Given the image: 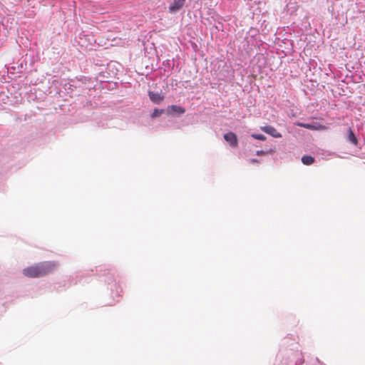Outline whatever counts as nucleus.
Here are the masks:
<instances>
[{"label": "nucleus", "mask_w": 365, "mask_h": 365, "mask_svg": "<svg viewBox=\"0 0 365 365\" xmlns=\"http://www.w3.org/2000/svg\"><path fill=\"white\" fill-rule=\"evenodd\" d=\"M56 266L57 263L55 262L46 261L39 262L33 266L24 268L23 269V274L28 277H41L53 272Z\"/></svg>", "instance_id": "nucleus-1"}, {"label": "nucleus", "mask_w": 365, "mask_h": 365, "mask_svg": "<svg viewBox=\"0 0 365 365\" xmlns=\"http://www.w3.org/2000/svg\"><path fill=\"white\" fill-rule=\"evenodd\" d=\"M97 272H100L101 277H105V282L110 285V292L112 296L119 297L122 289L116 283V279L115 278V271L113 269H103L100 268Z\"/></svg>", "instance_id": "nucleus-2"}, {"label": "nucleus", "mask_w": 365, "mask_h": 365, "mask_svg": "<svg viewBox=\"0 0 365 365\" xmlns=\"http://www.w3.org/2000/svg\"><path fill=\"white\" fill-rule=\"evenodd\" d=\"M165 111L168 117L178 118L185 113V108L180 106L171 105L165 108Z\"/></svg>", "instance_id": "nucleus-3"}, {"label": "nucleus", "mask_w": 365, "mask_h": 365, "mask_svg": "<svg viewBox=\"0 0 365 365\" xmlns=\"http://www.w3.org/2000/svg\"><path fill=\"white\" fill-rule=\"evenodd\" d=\"M186 0H173L170 3L168 11L171 14H175L178 12L185 5Z\"/></svg>", "instance_id": "nucleus-4"}, {"label": "nucleus", "mask_w": 365, "mask_h": 365, "mask_svg": "<svg viewBox=\"0 0 365 365\" xmlns=\"http://www.w3.org/2000/svg\"><path fill=\"white\" fill-rule=\"evenodd\" d=\"M224 139L229 143L230 145L232 148H235L238 145V140L237 135L233 132H227L224 134Z\"/></svg>", "instance_id": "nucleus-5"}, {"label": "nucleus", "mask_w": 365, "mask_h": 365, "mask_svg": "<svg viewBox=\"0 0 365 365\" xmlns=\"http://www.w3.org/2000/svg\"><path fill=\"white\" fill-rule=\"evenodd\" d=\"M260 129L265 133L275 138H282V134L279 133L275 128L272 125L262 126Z\"/></svg>", "instance_id": "nucleus-6"}, {"label": "nucleus", "mask_w": 365, "mask_h": 365, "mask_svg": "<svg viewBox=\"0 0 365 365\" xmlns=\"http://www.w3.org/2000/svg\"><path fill=\"white\" fill-rule=\"evenodd\" d=\"M150 100L155 104L159 105L163 100L164 96L161 93L148 91Z\"/></svg>", "instance_id": "nucleus-7"}, {"label": "nucleus", "mask_w": 365, "mask_h": 365, "mask_svg": "<svg viewBox=\"0 0 365 365\" xmlns=\"http://www.w3.org/2000/svg\"><path fill=\"white\" fill-rule=\"evenodd\" d=\"M346 140L351 144L354 145H357L359 143V140L354 131L351 128H349L347 130V135L346 137Z\"/></svg>", "instance_id": "nucleus-8"}, {"label": "nucleus", "mask_w": 365, "mask_h": 365, "mask_svg": "<svg viewBox=\"0 0 365 365\" xmlns=\"http://www.w3.org/2000/svg\"><path fill=\"white\" fill-rule=\"evenodd\" d=\"M215 21L217 22V24L214 25V28L217 31H222L224 29L222 21H225L224 18L222 16H220L217 20L215 19L213 17H212Z\"/></svg>", "instance_id": "nucleus-9"}, {"label": "nucleus", "mask_w": 365, "mask_h": 365, "mask_svg": "<svg viewBox=\"0 0 365 365\" xmlns=\"http://www.w3.org/2000/svg\"><path fill=\"white\" fill-rule=\"evenodd\" d=\"M302 162L304 165H310L314 162V158L311 155H305L302 156Z\"/></svg>", "instance_id": "nucleus-10"}, {"label": "nucleus", "mask_w": 365, "mask_h": 365, "mask_svg": "<svg viewBox=\"0 0 365 365\" xmlns=\"http://www.w3.org/2000/svg\"><path fill=\"white\" fill-rule=\"evenodd\" d=\"M163 114H165V108L164 109H160V108H155L153 110V111L152 112V113L150 114V117L152 118H156L160 116Z\"/></svg>", "instance_id": "nucleus-11"}, {"label": "nucleus", "mask_w": 365, "mask_h": 365, "mask_svg": "<svg viewBox=\"0 0 365 365\" xmlns=\"http://www.w3.org/2000/svg\"><path fill=\"white\" fill-rule=\"evenodd\" d=\"M251 137L253 138L254 139H256V140H266V136L262 135V134H258V133H252L251 135Z\"/></svg>", "instance_id": "nucleus-12"}, {"label": "nucleus", "mask_w": 365, "mask_h": 365, "mask_svg": "<svg viewBox=\"0 0 365 365\" xmlns=\"http://www.w3.org/2000/svg\"><path fill=\"white\" fill-rule=\"evenodd\" d=\"M300 127H302V128H310L312 127V125L309 123H300L298 124Z\"/></svg>", "instance_id": "nucleus-13"}, {"label": "nucleus", "mask_w": 365, "mask_h": 365, "mask_svg": "<svg viewBox=\"0 0 365 365\" xmlns=\"http://www.w3.org/2000/svg\"><path fill=\"white\" fill-rule=\"evenodd\" d=\"M274 153H275L274 148H269V150H265V154H273Z\"/></svg>", "instance_id": "nucleus-14"}, {"label": "nucleus", "mask_w": 365, "mask_h": 365, "mask_svg": "<svg viewBox=\"0 0 365 365\" xmlns=\"http://www.w3.org/2000/svg\"><path fill=\"white\" fill-rule=\"evenodd\" d=\"M256 155H258V156H261V155H265V150H257L256 152Z\"/></svg>", "instance_id": "nucleus-15"}, {"label": "nucleus", "mask_w": 365, "mask_h": 365, "mask_svg": "<svg viewBox=\"0 0 365 365\" xmlns=\"http://www.w3.org/2000/svg\"><path fill=\"white\" fill-rule=\"evenodd\" d=\"M170 63H171V61L170 60H167L166 61V65L167 66H170Z\"/></svg>", "instance_id": "nucleus-16"}, {"label": "nucleus", "mask_w": 365, "mask_h": 365, "mask_svg": "<svg viewBox=\"0 0 365 365\" xmlns=\"http://www.w3.org/2000/svg\"><path fill=\"white\" fill-rule=\"evenodd\" d=\"M22 68H23V64L21 63L20 64V68H19V72H21Z\"/></svg>", "instance_id": "nucleus-17"}, {"label": "nucleus", "mask_w": 365, "mask_h": 365, "mask_svg": "<svg viewBox=\"0 0 365 365\" xmlns=\"http://www.w3.org/2000/svg\"><path fill=\"white\" fill-rule=\"evenodd\" d=\"M257 161H258L257 159H252V160H251L252 163H256Z\"/></svg>", "instance_id": "nucleus-18"}, {"label": "nucleus", "mask_w": 365, "mask_h": 365, "mask_svg": "<svg viewBox=\"0 0 365 365\" xmlns=\"http://www.w3.org/2000/svg\"><path fill=\"white\" fill-rule=\"evenodd\" d=\"M71 86H72V85L68 83V89L72 90Z\"/></svg>", "instance_id": "nucleus-19"}, {"label": "nucleus", "mask_w": 365, "mask_h": 365, "mask_svg": "<svg viewBox=\"0 0 365 365\" xmlns=\"http://www.w3.org/2000/svg\"><path fill=\"white\" fill-rule=\"evenodd\" d=\"M303 363V360L301 361L299 363L297 362L295 365H301Z\"/></svg>", "instance_id": "nucleus-20"}]
</instances>
